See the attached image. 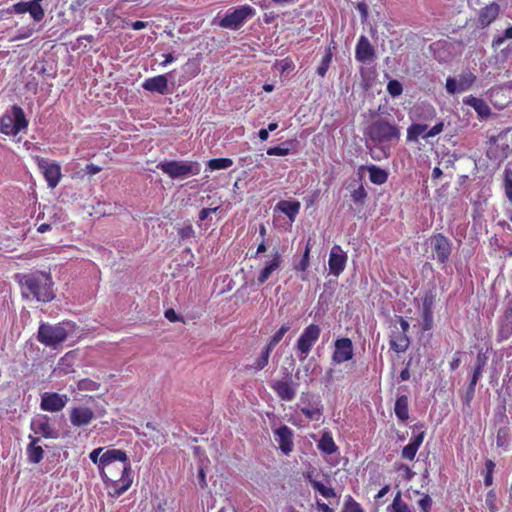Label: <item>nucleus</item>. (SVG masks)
<instances>
[{
    "label": "nucleus",
    "mask_w": 512,
    "mask_h": 512,
    "mask_svg": "<svg viewBox=\"0 0 512 512\" xmlns=\"http://www.w3.org/2000/svg\"><path fill=\"white\" fill-rule=\"evenodd\" d=\"M414 114V119L419 122L412 123L407 128L406 140L408 142L417 143L419 141V137H422L424 140H428L429 138H433L443 132L445 125L442 120H439L430 129H428V125L426 124V122L433 121L437 116L434 107L430 105L417 107L414 110Z\"/></svg>",
    "instance_id": "20e7f679"
},
{
    "label": "nucleus",
    "mask_w": 512,
    "mask_h": 512,
    "mask_svg": "<svg viewBox=\"0 0 512 512\" xmlns=\"http://www.w3.org/2000/svg\"><path fill=\"white\" fill-rule=\"evenodd\" d=\"M38 166L43 173L49 188H55L61 178V166L56 162H48L45 159L38 160Z\"/></svg>",
    "instance_id": "4468645a"
},
{
    "label": "nucleus",
    "mask_w": 512,
    "mask_h": 512,
    "mask_svg": "<svg viewBox=\"0 0 512 512\" xmlns=\"http://www.w3.org/2000/svg\"><path fill=\"white\" fill-rule=\"evenodd\" d=\"M165 318L170 322L182 321V318L176 313V311L172 308L167 309L164 313Z\"/></svg>",
    "instance_id": "052dcab7"
},
{
    "label": "nucleus",
    "mask_w": 512,
    "mask_h": 512,
    "mask_svg": "<svg viewBox=\"0 0 512 512\" xmlns=\"http://www.w3.org/2000/svg\"><path fill=\"white\" fill-rule=\"evenodd\" d=\"M317 447L320 451L327 455L334 454L338 450V446L336 445L330 431L323 432L321 438L318 441Z\"/></svg>",
    "instance_id": "7c9ffc66"
},
{
    "label": "nucleus",
    "mask_w": 512,
    "mask_h": 512,
    "mask_svg": "<svg viewBox=\"0 0 512 512\" xmlns=\"http://www.w3.org/2000/svg\"><path fill=\"white\" fill-rule=\"evenodd\" d=\"M291 143V141H287L280 146L270 147L267 149V154L269 156H287L291 153V150L288 147Z\"/></svg>",
    "instance_id": "09e8293b"
},
{
    "label": "nucleus",
    "mask_w": 512,
    "mask_h": 512,
    "mask_svg": "<svg viewBox=\"0 0 512 512\" xmlns=\"http://www.w3.org/2000/svg\"><path fill=\"white\" fill-rule=\"evenodd\" d=\"M94 417V412L89 407H74L70 411V422L75 427L88 425Z\"/></svg>",
    "instance_id": "aec40b11"
},
{
    "label": "nucleus",
    "mask_w": 512,
    "mask_h": 512,
    "mask_svg": "<svg viewBox=\"0 0 512 512\" xmlns=\"http://www.w3.org/2000/svg\"><path fill=\"white\" fill-rule=\"evenodd\" d=\"M217 210H218V207L201 209L199 212V220L205 221L211 213H215Z\"/></svg>",
    "instance_id": "e2e57ef3"
},
{
    "label": "nucleus",
    "mask_w": 512,
    "mask_h": 512,
    "mask_svg": "<svg viewBox=\"0 0 512 512\" xmlns=\"http://www.w3.org/2000/svg\"><path fill=\"white\" fill-rule=\"evenodd\" d=\"M505 39H512V26L505 29L503 36L495 37L493 39L492 45L494 47H500Z\"/></svg>",
    "instance_id": "13d9d810"
},
{
    "label": "nucleus",
    "mask_w": 512,
    "mask_h": 512,
    "mask_svg": "<svg viewBox=\"0 0 512 512\" xmlns=\"http://www.w3.org/2000/svg\"><path fill=\"white\" fill-rule=\"evenodd\" d=\"M255 9L249 5H242L236 9H229L218 25L225 29L237 30L248 18L255 15Z\"/></svg>",
    "instance_id": "9d476101"
},
{
    "label": "nucleus",
    "mask_w": 512,
    "mask_h": 512,
    "mask_svg": "<svg viewBox=\"0 0 512 512\" xmlns=\"http://www.w3.org/2000/svg\"><path fill=\"white\" fill-rule=\"evenodd\" d=\"M308 479L311 486L324 498H334L336 496V492L332 487H327L322 482L312 479L310 475L308 476Z\"/></svg>",
    "instance_id": "4c0bfd02"
},
{
    "label": "nucleus",
    "mask_w": 512,
    "mask_h": 512,
    "mask_svg": "<svg viewBox=\"0 0 512 512\" xmlns=\"http://www.w3.org/2000/svg\"><path fill=\"white\" fill-rule=\"evenodd\" d=\"M301 413L310 421H319L323 415V408L320 401H314L307 406L300 408Z\"/></svg>",
    "instance_id": "2f4dec72"
},
{
    "label": "nucleus",
    "mask_w": 512,
    "mask_h": 512,
    "mask_svg": "<svg viewBox=\"0 0 512 512\" xmlns=\"http://www.w3.org/2000/svg\"><path fill=\"white\" fill-rule=\"evenodd\" d=\"M142 88L146 91L157 92L159 94H165L168 88V80L165 75H158L155 77L147 78L142 83Z\"/></svg>",
    "instance_id": "a878e982"
},
{
    "label": "nucleus",
    "mask_w": 512,
    "mask_h": 512,
    "mask_svg": "<svg viewBox=\"0 0 512 512\" xmlns=\"http://www.w3.org/2000/svg\"><path fill=\"white\" fill-rule=\"evenodd\" d=\"M335 49V46L328 47L325 50V55L323 56L320 65L317 67V74L321 77H324L330 67V64L332 62L333 58V50Z\"/></svg>",
    "instance_id": "e433bc0d"
},
{
    "label": "nucleus",
    "mask_w": 512,
    "mask_h": 512,
    "mask_svg": "<svg viewBox=\"0 0 512 512\" xmlns=\"http://www.w3.org/2000/svg\"><path fill=\"white\" fill-rule=\"evenodd\" d=\"M363 134L367 141L372 142L381 153L380 156L377 155L375 151L371 150V157L376 160H380L381 157L389 158L391 155V146L400 139L399 127L383 118L372 121L365 128Z\"/></svg>",
    "instance_id": "f03ea898"
},
{
    "label": "nucleus",
    "mask_w": 512,
    "mask_h": 512,
    "mask_svg": "<svg viewBox=\"0 0 512 512\" xmlns=\"http://www.w3.org/2000/svg\"><path fill=\"white\" fill-rule=\"evenodd\" d=\"M275 440L279 444L280 450L288 455L293 450V432L286 426L282 425L274 431Z\"/></svg>",
    "instance_id": "6ab92c4d"
},
{
    "label": "nucleus",
    "mask_w": 512,
    "mask_h": 512,
    "mask_svg": "<svg viewBox=\"0 0 512 512\" xmlns=\"http://www.w3.org/2000/svg\"><path fill=\"white\" fill-rule=\"evenodd\" d=\"M387 92L392 96V97H397L399 95L402 94L403 92V86L402 84L396 80V79H393V80H390L387 84Z\"/></svg>",
    "instance_id": "864d4df0"
},
{
    "label": "nucleus",
    "mask_w": 512,
    "mask_h": 512,
    "mask_svg": "<svg viewBox=\"0 0 512 512\" xmlns=\"http://www.w3.org/2000/svg\"><path fill=\"white\" fill-rule=\"evenodd\" d=\"M512 335V308L505 311L504 319L501 320L498 332L497 341L503 342L509 339Z\"/></svg>",
    "instance_id": "c85d7f7f"
},
{
    "label": "nucleus",
    "mask_w": 512,
    "mask_h": 512,
    "mask_svg": "<svg viewBox=\"0 0 512 512\" xmlns=\"http://www.w3.org/2000/svg\"><path fill=\"white\" fill-rule=\"evenodd\" d=\"M30 443L27 445L26 454L28 461L33 464H38L42 461L44 457V450L38 444L40 439L38 437H33L29 435Z\"/></svg>",
    "instance_id": "bb28decb"
},
{
    "label": "nucleus",
    "mask_w": 512,
    "mask_h": 512,
    "mask_svg": "<svg viewBox=\"0 0 512 512\" xmlns=\"http://www.w3.org/2000/svg\"><path fill=\"white\" fill-rule=\"evenodd\" d=\"M102 170L101 167L94 165V164H88L85 167V171L89 175H96Z\"/></svg>",
    "instance_id": "774afa93"
},
{
    "label": "nucleus",
    "mask_w": 512,
    "mask_h": 512,
    "mask_svg": "<svg viewBox=\"0 0 512 512\" xmlns=\"http://www.w3.org/2000/svg\"><path fill=\"white\" fill-rule=\"evenodd\" d=\"M510 433L507 427H500L496 435V445L504 451L508 450Z\"/></svg>",
    "instance_id": "58836bf2"
},
{
    "label": "nucleus",
    "mask_w": 512,
    "mask_h": 512,
    "mask_svg": "<svg viewBox=\"0 0 512 512\" xmlns=\"http://www.w3.org/2000/svg\"><path fill=\"white\" fill-rule=\"evenodd\" d=\"M495 462L491 459H487L484 463V469L482 475L484 478V485L489 487L493 484V473L495 470Z\"/></svg>",
    "instance_id": "ea45409f"
},
{
    "label": "nucleus",
    "mask_w": 512,
    "mask_h": 512,
    "mask_svg": "<svg viewBox=\"0 0 512 512\" xmlns=\"http://www.w3.org/2000/svg\"><path fill=\"white\" fill-rule=\"evenodd\" d=\"M395 323L392 326L391 334L389 336L390 349L399 353H404L410 346V339L408 337V331L410 328L409 322L402 316H396Z\"/></svg>",
    "instance_id": "6e6552de"
},
{
    "label": "nucleus",
    "mask_w": 512,
    "mask_h": 512,
    "mask_svg": "<svg viewBox=\"0 0 512 512\" xmlns=\"http://www.w3.org/2000/svg\"><path fill=\"white\" fill-rule=\"evenodd\" d=\"M67 401L66 395L47 392L42 395L40 407L44 411L59 412L66 406Z\"/></svg>",
    "instance_id": "dca6fc26"
},
{
    "label": "nucleus",
    "mask_w": 512,
    "mask_h": 512,
    "mask_svg": "<svg viewBox=\"0 0 512 512\" xmlns=\"http://www.w3.org/2000/svg\"><path fill=\"white\" fill-rule=\"evenodd\" d=\"M272 350L273 348L266 345L260 352L259 357L255 360L254 364L252 365V369H254L255 371H260L264 369L269 363V358Z\"/></svg>",
    "instance_id": "c9c22d12"
},
{
    "label": "nucleus",
    "mask_w": 512,
    "mask_h": 512,
    "mask_svg": "<svg viewBox=\"0 0 512 512\" xmlns=\"http://www.w3.org/2000/svg\"><path fill=\"white\" fill-rule=\"evenodd\" d=\"M271 388L277 396L284 401H292L296 395V390L292 383L287 380H278L271 384Z\"/></svg>",
    "instance_id": "393cba45"
},
{
    "label": "nucleus",
    "mask_w": 512,
    "mask_h": 512,
    "mask_svg": "<svg viewBox=\"0 0 512 512\" xmlns=\"http://www.w3.org/2000/svg\"><path fill=\"white\" fill-rule=\"evenodd\" d=\"M46 221L52 225L63 222V211L62 208L53 204L45 205Z\"/></svg>",
    "instance_id": "f704fd0d"
},
{
    "label": "nucleus",
    "mask_w": 512,
    "mask_h": 512,
    "mask_svg": "<svg viewBox=\"0 0 512 512\" xmlns=\"http://www.w3.org/2000/svg\"><path fill=\"white\" fill-rule=\"evenodd\" d=\"M233 165V161L230 158H214L208 161V168L212 171L228 169Z\"/></svg>",
    "instance_id": "37998d69"
},
{
    "label": "nucleus",
    "mask_w": 512,
    "mask_h": 512,
    "mask_svg": "<svg viewBox=\"0 0 512 512\" xmlns=\"http://www.w3.org/2000/svg\"><path fill=\"white\" fill-rule=\"evenodd\" d=\"M436 295L433 291H428L422 298V311H433V305Z\"/></svg>",
    "instance_id": "603ef678"
},
{
    "label": "nucleus",
    "mask_w": 512,
    "mask_h": 512,
    "mask_svg": "<svg viewBox=\"0 0 512 512\" xmlns=\"http://www.w3.org/2000/svg\"><path fill=\"white\" fill-rule=\"evenodd\" d=\"M77 325L73 321H62L57 324L41 323L37 332V340L48 347H57L66 341L68 335L73 333Z\"/></svg>",
    "instance_id": "39448f33"
},
{
    "label": "nucleus",
    "mask_w": 512,
    "mask_h": 512,
    "mask_svg": "<svg viewBox=\"0 0 512 512\" xmlns=\"http://www.w3.org/2000/svg\"><path fill=\"white\" fill-rule=\"evenodd\" d=\"M388 510L390 512H411L408 504L402 500L400 492L396 494Z\"/></svg>",
    "instance_id": "79ce46f5"
},
{
    "label": "nucleus",
    "mask_w": 512,
    "mask_h": 512,
    "mask_svg": "<svg viewBox=\"0 0 512 512\" xmlns=\"http://www.w3.org/2000/svg\"><path fill=\"white\" fill-rule=\"evenodd\" d=\"M351 199L352 201L360 206H363L365 200L367 198V192L362 184H360L356 189L351 191Z\"/></svg>",
    "instance_id": "de8ad7c7"
},
{
    "label": "nucleus",
    "mask_w": 512,
    "mask_h": 512,
    "mask_svg": "<svg viewBox=\"0 0 512 512\" xmlns=\"http://www.w3.org/2000/svg\"><path fill=\"white\" fill-rule=\"evenodd\" d=\"M101 387V384L97 381H94L89 378L81 379L77 382V388L80 391H98Z\"/></svg>",
    "instance_id": "49530a36"
},
{
    "label": "nucleus",
    "mask_w": 512,
    "mask_h": 512,
    "mask_svg": "<svg viewBox=\"0 0 512 512\" xmlns=\"http://www.w3.org/2000/svg\"><path fill=\"white\" fill-rule=\"evenodd\" d=\"M282 263L281 254L276 250L274 251L272 258L265 263V266L260 270L259 275L257 277L258 285L264 284L272 275L274 271H276Z\"/></svg>",
    "instance_id": "4be33fe9"
},
{
    "label": "nucleus",
    "mask_w": 512,
    "mask_h": 512,
    "mask_svg": "<svg viewBox=\"0 0 512 512\" xmlns=\"http://www.w3.org/2000/svg\"><path fill=\"white\" fill-rule=\"evenodd\" d=\"M496 494L494 492V490H490L487 495H486V499H485V504H486V507L488 508L489 512H497L498 508H497V504H496Z\"/></svg>",
    "instance_id": "4d7b16f0"
},
{
    "label": "nucleus",
    "mask_w": 512,
    "mask_h": 512,
    "mask_svg": "<svg viewBox=\"0 0 512 512\" xmlns=\"http://www.w3.org/2000/svg\"><path fill=\"white\" fill-rule=\"evenodd\" d=\"M28 124L23 109L15 104L0 117V133L6 136H16L26 129Z\"/></svg>",
    "instance_id": "423d86ee"
},
{
    "label": "nucleus",
    "mask_w": 512,
    "mask_h": 512,
    "mask_svg": "<svg viewBox=\"0 0 512 512\" xmlns=\"http://www.w3.org/2000/svg\"><path fill=\"white\" fill-rule=\"evenodd\" d=\"M22 297L35 299L39 302H50L54 299L53 281L49 273L35 271L20 276Z\"/></svg>",
    "instance_id": "7ed1b4c3"
},
{
    "label": "nucleus",
    "mask_w": 512,
    "mask_h": 512,
    "mask_svg": "<svg viewBox=\"0 0 512 512\" xmlns=\"http://www.w3.org/2000/svg\"><path fill=\"white\" fill-rule=\"evenodd\" d=\"M504 190L506 197L512 203V179L508 175L504 179Z\"/></svg>",
    "instance_id": "bf43d9fd"
},
{
    "label": "nucleus",
    "mask_w": 512,
    "mask_h": 512,
    "mask_svg": "<svg viewBox=\"0 0 512 512\" xmlns=\"http://www.w3.org/2000/svg\"><path fill=\"white\" fill-rule=\"evenodd\" d=\"M11 10L16 14L29 13L31 18L36 22L42 21L45 17L43 7L41 4L35 2H18L12 6Z\"/></svg>",
    "instance_id": "f3484780"
},
{
    "label": "nucleus",
    "mask_w": 512,
    "mask_h": 512,
    "mask_svg": "<svg viewBox=\"0 0 512 512\" xmlns=\"http://www.w3.org/2000/svg\"><path fill=\"white\" fill-rule=\"evenodd\" d=\"M475 81L476 76L470 70H465L459 75L458 79L448 77L445 88L448 94L454 95L469 90Z\"/></svg>",
    "instance_id": "f8f14e48"
},
{
    "label": "nucleus",
    "mask_w": 512,
    "mask_h": 512,
    "mask_svg": "<svg viewBox=\"0 0 512 512\" xmlns=\"http://www.w3.org/2000/svg\"><path fill=\"white\" fill-rule=\"evenodd\" d=\"M461 364V359H460V352L457 351L452 359V361L450 362V369L452 371L456 370Z\"/></svg>",
    "instance_id": "69168bd1"
},
{
    "label": "nucleus",
    "mask_w": 512,
    "mask_h": 512,
    "mask_svg": "<svg viewBox=\"0 0 512 512\" xmlns=\"http://www.w3.org/2000/svg\"><path fill=\"white\" fill-rule=\"evenodd\" d=\"M146 428L151 430V433L149 434V440H152L154 444L156 445H162L166 442L165 434H163L161 431L157 430L156 427L148 422L146 424Z\"/></svg>",
    "instance_id": "c03bdc74"
},
{
    "label": "nucleus",
    "mask_w": 512,
    "mask_h": 512,
    "mask_svg": "<svg viewBox=\"0 0 512 512\" xmlns=\"http://www.w3.org/2000/svg\"><path fill=\"white\" fill-rule=\"evenodd\" d=\"M116 457L109 459L99 472L107 493L112 498L123 495L132 486L134 472L125 451L114 449Z\"/></svg>",
    "instance_id": "f257e3e1"
},
{
    "label": "nucleus",
    "mask_w": 512,
    "mask_h": 512,
    "mask_svg": "<svg viewBox=\"0 0 512 512\" xmlns=\"http://www.w3.org/2000/svg\"><path fill=\"white\" fill-rule=\"evenodd\" d=\"M421 328L423 331H429L433 328V311H422Z\"/></svg>",
    "instance_id": "5fc2aeb1"
},
{
    "label": "nucleus",
    "mask_w": 512,
    "mask_h": 512,
    "mask_svg": "<svg viewBox=\"0 0 512 512\" xmlns=\"http://www.w3.org/2000/svg\"><path fill=\"white\" fill-rule=\"evenodd\" d=\"M291 329L289 322L284 323L270 338L267 343L268 346L274 349V347L283 339L284 335Z\"/></svg>",
    "instance_id": "a19ab883"
},
{
    "label": "nucleus",
    "mask_w": 512,
    "mask_h": 512,
    "mask_svg": "<svg viewBox=\"0 0 512 512\" xmlns=\"http://www.w3.org/2000/svg\"><path fill=\"white\" fill-rule=\"evenodd\" d=\"M332 361L335 364H342L350 361L354 356L353 343L350 338L342 337L335 340Z\"/></svg>",
    "instance_id": "ddd939ff"
},
{
    "label": "nucleus",
    "mask_w": 512,
    "mask_h": 512,
    "mask_svg": "<svg viewBox=\"0 0 512 512\" xmlns=\"http://www.w3.org/2000/svg\"><path fill=\"white\" fill-rule=\"evenodd\" d=\"M310 252H311V244L310 240L307 242L304 254L302 259L297 263L294 267L296 271L305 272L310 265Z\"/></svg>",
    "instance_id": "a18cd8bd"
},
{
    "label": "nucleus",
    "mask_w": 512,
    "mask_h": 512,
    "mask_svg": "<svg viewBox=\"0 0 512 512\" xmlns=\"http://www.w3.org/2000/svg\"><path fill=\"white\" fill-rule=\"evenodd\" d=\"M369 172V179L373 184L382 185L388 180V172L376 165H370L367 167Z\"/></svg>",
    "instance_id": "72a5a7b5"
},
{
    "label": "nucleus",
    "mask_w": 512,
    "mask_h": 512,
    "mask_svg": "<svg viewBox=\"0 0 512 512\" xmlns=\"http://www.w3.org/2000/svg\"><path fill=\"white\" fill-rule=\"evenodd\" d=\"M31 429L35 434H40L44 438H56V433L46 415H40L34 419L31 423Z\"/></svg>",
    "instance_id": "5701e85b"
},
{
    "label": "nucleus",
    "mask_w": 512,
    "mask_h": 512,
    "mask_svg": "<svg viewBox=\"0 0 512 512\" xmlns=\"http://www.w3.org/2000/svg\"><path fill=\"white\" fill-rule=\"evenodd\" d=\"M346 262L347 255L339 245H334L331 249L328 260L330 274L338 277L344 271Z\"/></svg>",
    "instance_id": "2eb2a0df"
},
{
    "label": "nucleus",
    "mask_w": 512,
    "mask_h": 512,
    "mask_svg": "<svg viewBox=\"0 0 512 512\" xmlns=\"http://www.w3.org/2000/svg\"><path fill=\"white\" fill-rule=\"evenodd\" d=\"M355 58L360 63H368L375 58V49L369 39L361 35L355 47Z\"/></svg>",
    "instance_id": "a211bd4d"
},
{
    "label": "nucleus",
    "mask_w": 512,
    "mask_h": 512,
    "mask_svg": "<svg viewBox=\"0 0 512 512\" xmlns=\"http://www.w3.org/2000/svg\"><path fill=\"white\" fill-rule=\"evenodd\" d=\"M321 331V327L315 323H311L303 329L295 344V349L299 359L302 360L308 356L314 345L319 340Z\"/></svg>",
    "instance_id": "1a4fd4ad"
},
{
    "label": "nucleus",
    "mask_w": 512,
    "mask_h": 512,
    "mask_svg": "<svg viewBox=\"0 0 512 512\" xmlns=\"http://www.w3.org/2000/svg\"><path fill=\"white\" fill-rule=\"evenodd\" d=\"M417 451H418L417 447L408 443L406 446L403 447L402 452H401V457L403 459L413 461L416 456Z\"/></svg>",
    "instance_id": "6e6d98bb"
},
{
    "label": "nucleus",
    "mask_w": 512,
    "mask_h": 512,
    "mask_svg": "<svg viewBox=\"0 0 512 512\" xmlns=\"http://www.w3.org/2000/svg\"><path fill=\"white\" fill-rule=\"evenodd\" d=\"M500 13V6L492 2L479 10L478 13V26L481 28L488 27L492 22L496 20Z\"/></svg>",
    "instance_id": "412c9836"
},
{
    "label": "nucleus",
    "mask_w": 512,
    "mask_h": 512,
    "mask_svg": "<svg viewBox=\"0 0 512 512\" xmlns=\"http://www.w3.org/2000/svg\"><path fill=\"white\" fill-rule=\"evenodd\" d=\"M423 428H424L423 423L415 424L414 429H418V430H420V432L418 434L414 435V437L409 442L410 444L414 445L418 449L420 448L421 444L423 443L424 437H425V431L423 430Z\"/></svg>",
    "instance_id": "3c124183"
},
{
    "label": "nucleus",
    "mask_w": 512,
    "mask_h": 512,
    "mask_svg": "<svg viewBox=\"0 0 512 512\" xmlns=\"http://www.w3.org/2000/svg\"><path fill=\"white\" fill-rule=\"evenodd\" d=\"M394 412L396 417L405 422L409 418V408H408V397L406 395L398 396L395 401Z\"/></svg>",
    "instance_id": "473e14b6"
},
{
    "label": "nucleus",
    "mask_w": 512,
    "mask_h": 512,
    "mask_svg": "<svg viewBox=\"0 0 512 512\" xmlns=\"http://www.w3.org/2000/svg\"><path fill=\"white\" fill-rule=\"evenodd\" d=\"M486 360H487L486 355L484 353H482V352H479L477 354L476 366L475 367L483 369L484 366L486 365Z\"/></svg>",
    "instance_id": "0e129e2a"
},
{
    "label": "nucleus",
    "mask_w": 512,
    "mask_h": 512,
    "mask_svg": "<svg viewBox=\"0 0 512 512\" xmlns=\"http://www.w3.org/2000/svg\"><path fill=\"white\" fill-rule=\"evenodd\" d=\"M114 449L115 448L106 449L105 447H98L89 453V459L93 464L97 466L99 472L109 459L117 456V453L114 452Z\"/></svg>",
    "instance_id": "b1692460"
},
{
    "label": "nucleus",
    "mask_w": 512,
    "mask_h": 512,
    "mask_svg": "<svg viewBox=\"0 0 512 512\" xmlns=\"http://www.w3.org/2000/svg\"><path fill=\"white\" fill-rule=\"evenodd\" d=\"M163 173L167 174L171 179L183 178L189 175H198L201 166L198 162L192 161H163L157 165Z\"/></svg>",
    "instance_id": "0eeeda50"
},
{
    "label": "nucleus",
    "mask_w": 512,
    "mask_h": 512,
    "mask_svg": "<svg viewBox=\"0 0 512 512\" xmlns=\"http://www.w3.org/2000/svg\"><path fill=\"white\" fill-rule=\"evenodd\" d=\"M430 243L433 251V257L440 264L449 261L452 252V242L442 233H437L430 237Z\"/></svg>",
    "instance_id": "9b49d317"
},
{
    "label": "nucleus",
    "mask_w": 512,
    "mask_h": 512,
    "mask_svg": "<svg viewBox=\"0 0 512 512\" xmlns=\"http://www.w3.org/2000/svg\"><path fill=\"white\" fill-rule=\"evenodd\" d=\"M482 371H483V369H481V368H477V367L474 368L473 375L471 377L470 383L467 388V396L468 397H472L474 395L475 387L482 375Z\"/></svg>",
    "instance_id": "8fccbe9b"
},
{
    "label": "nucleus",
    "mask_w": 512,
    "mask_h": 512,
    "mask_svg": "<svg viewBox=\"0 0 512 512\" xmlns=\"http://www.w3.org/2000/svg\"><path fill=\"white\" fill-rule=\"evenodd\" d=\"M343 512H363V510L357 502L352 500L346 504Z\"/></svg>",
    "instance_id": "680f3d73"
},
{
    "label": "nucleus",
    "mask_w": 512,
    "mask_h": 512,
    "mask_svg": "<svg viewBox=\"0 0 512 512\" xmlns=\"http://www.w3.org/2000/svg\"><path fill=\"white\" fill-rule=\"evenodd\" d=\"M463 103L472 107L482 119L489 117L491 114L489 105L481 98L470 95L463 99Z\"/></svg>",
    "instance_id": "cd10ccee"
},
{
    "label": "nucleus",
    "mask_w": 512,
    "mask_h": 512,
    "mask_svg": "<svg viewBox=\"0 0 512 512\" xmlns=\"http://www.w3.org/2000/svg\"><path fill=\"white\" fill-rule=\"evenodd\" d=\"M301 204L297 200H282L278 202L276 208L284 213L291 221H294L299 213Z\"/></svg>",
    "instance_id": "c756f323"
},
{
    "label": "nucleus",
    "mask_w": 512,
    "mask_h": 512,
    "mask_svg": "<svg viewBox=\"0 0 512 512\" xmlns=\"http://www.w3.org/2000/svg\"><path fill=\"white\" fill-rule=\"evenodd\" d=\"M419 505L424 512H429L431 507V499L426 496L419 501Z\"/></svg>",
    "instance_id": "338daca9"
}]
</instances>
